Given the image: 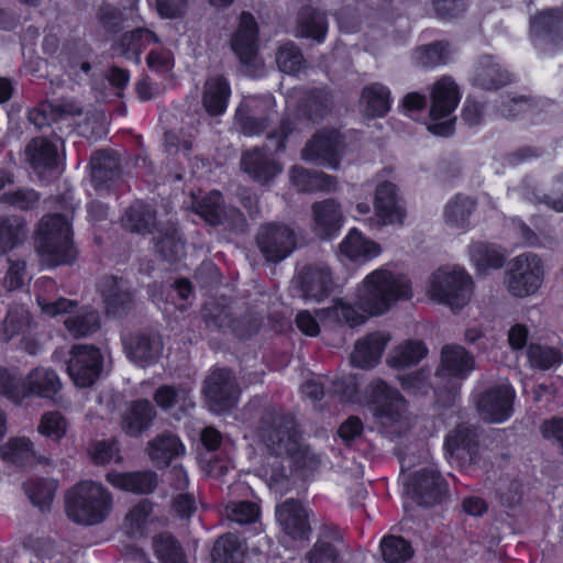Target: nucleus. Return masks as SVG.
Instances as JSON below:
<instances>
[{"label":"nucleus","instance_id":"nucleus-1","mask_svg":"<svg viewBox=\"0 0 563 563\" xmlns=\"http://www.w3.org/2000/svg\"><path fill=\"white\" fill-rule=\"evenodd\" d=\"M413 296L411 279L385 266L368 273L357 285L353 303L338 298L325 314L324 323L334 324L341 320L350 328L363 324L369 317L387 312L398 301L410 300Z\"/></svg>","mask_w":563,"mask_h":563},{"label":"nucleus","instance_id":"nucleus-2","mask_svg":"<svg viewBox=\"0 0 563 563\" xmlns=\"http://www.w3.org/2000/svg\"><path fill=\"white\" fill-rule=\"evenodd\" d=\"M113 509V496L102 484L82 481L65 496L67 518L81 526H96L107 520Z\"/></svg>","mask_w":563,"mask_h":563},{"label":"nucleus","instance_id":"nucleus-3","mask_svg":"<svg viewBox=\"0 0 563 563\" xmlns=\"http://www.w3.org/2000/svg\"><path fill=\"white\" fill-rule=\"evenodd\" d=\"M35 244L41 257L49 265L67 264L76 257L70 223L58 214L42 218Z\"/></svg>","mask_w":563,"mask_h":563},{"label":"nucleus","instance_id":"nucleus-4","mask_svg":"<svg viewBox=\"0 0 563 563\" xmlns=\"http://www.w3.org/2000/svg\"><path fill=\"white\" fill-rule=\"evenodd\" d=\"M426 290L431 300L446 305L451 309H461L471 299L473 280L464 268L445 265L430 275Z\"/></svg>","mask_w":563,"mask_h":563},{"label":"nucleus","instance_id":"nucleus-5","mask_svg":"<svg viewBox=\"0 0 563 563\" xmlns=\"http://www.w3.org/2000/svg\"><path fill=\"white\" fill-rule=\"evenodd\" d=\"M544 264L541 256L532 252L514 257L505 273L504 286L516 298L536 296L544 283Z\"/></svg>","mask_w":563,"mask_h":563},{"label":"nucleus","instance_id":"nucleus-6","mask_svg":"<svg viewBox=\"0 0 563 563\" xmlns=\"http://www.w3.org/2000/svg\"><path fill=\"white\" fill-rule=\"evenodd\" d=\"M60 387L58 375L51 368H35L22 384L8 371L0 369V393L14 401H20L30 394L51 398L59 391Z\"/></svg>","mask_w":563,"mask_h":563},{"label":"nucleus","instance_id":"nucleus-7","mask_svg":"<svg viewBox=\"0 0 563 563\" xmlns=\"http://www.w3.org/2000/svg\"><path fill=\"white\" fill-rule=\"evenodd\" d=\"M37 303L42 312L47 317L67 314L64 320V324L69 334L76 338L93 333L100 327L99 316L96 311L88 308H81L73 312L76 303L71 300L59 298L55 301H51L43 295H38Z\"/></svg>","mask_w":563,"mask_h":563},{"label":"nucleus","instance_id":"nucleus-8","mask_svg":"<svg viewBox=\"0 0 563 563\" xmlns=\"http://www.w3.org/2000/svg\"><path fill=\"white\" fill-rule=\"evenodd\" d=\"M368 395L361 404L367 407L373 417L383 426L398 421L406 411V401L400 394L383 380H374L367 388Z\"/></svg>","mask_w":563,"mask_h":563},{"label":"nucleus","instance_id":"nucleus-9","mask_svg":"<svg viewBox=\"0 0 563 563\" xmlns=\"http://www.w3.org/2000/svg\"><path fill=\"white\" fill-rule=\"evenodd\" d=\"M473 356L460 345H446L441 351V363L437 372L439 389L455 393L461 382L474 371Z\"/></svg>","mask_w":563,"mask_h":563},{"label":"nucleus","instance_id":"nucleus-10","mask_svg":"<svg viewBox=\"0 0 563 563\" xmlns=\"http://www.w3.org/2000/svg\"><path fill=\"white\" fill-rule=\"evenodd\" d=\"M257 40L258 27L254 16L249 12H243L240 15L239 27L231 38V47L250 75L255 74L262 67L257 55Z\"/></svg>","mask_w":563,"mask_h":563},{"label":"nucleus","instance_id":"nucleus-11","mask_svg":"<svg viewBox=\"0 0 563 563\" xmlns=\"http://www.w3.org/2000/svg\"><path fill=\"white\" fill-rule=\"evenodd\" d=\"M67 372L78 387H89L99 378L103 357L100 350L91 345H74L69 353Z\"/></svg>","mask_w":563,"mask_h":563},{"label":"nucleus","instance_id":"nucleus-12","mask_svg":"<svg viewBox=\"0 0 563 563\" xmlns=\"http://www.w3.org/2000/svg\"><path fill=\"white\" fill-rule=\"evenodd\" d=\"M530 34L534 46L543 53L563 47V12L549 9L534 15L530 22Z\"/></svg>","mask_w":563,"mask_h":563},{"label":"nucleus","instance_id":"nucleus-13","mask_svg":"<svg viewBox=\"0 0 563 563\" xmlns=\"http://www.w3.org/2000/svg\"><path fill=\"white\" fill-rule=\"evenodd\" d=\"M375 222L380 227H401L407 219V209L404 199L390 181H383L375 191L374 197Z\"/></svg>","mask_w":563,"mask_h":563},{"label":"nucleus","instance_id":"nucleus-14","mask_svg":"<svg viewBox=\"0 0 563 563\" xmlns=\"http://www.w3.org/2000/svg\"><path fill=\"white\" fill-rule=\"evenodd\" d=\"M203 393L209 407L222 412L233 407L239 399V388L232 373L228 369L213 371L205 382Z\"/></svg>","mask_w":563,"mask_h":563},{"label":"nucleus","instance_id":"nucleus-15","mask_svg":"<svg viewBox=\"0 0 563 563\" xmlns=\"http://www.w3.org/2000/svg\"><path fill=\"white\" fill-rule=\"evenodd\" d=\"M341 139L338 131L322 130L307 142L301 151L303 161L327 168L336 169L340 164Z\"/></svg>","mask_w":563,"mask_h":563},{"label":"nucleus","instance_id":"nucleus-16","mask_svg":"<svg viewBox=\"0 0 563 563\" xmlns=\"http://www.w3.org/2000/svg\"><path fill=\"white\" fill-rule=\"evenodd\" d=\"M257 245L268 262H280L295 249V235L286 225L267 224L257 234Z\"/></svg>","mask_w":563,"mask_h":563},{"label":"nucleus","instance_id":"nucleus-17","mask_svg":"<svg viewBox=\"0 0 563 563\" xmlns=\"http://www.w3.org/2000/svg\"><path fill=\"white\" fill-rule=\"evenodd\" d=\"M515 397L509 384L503 383L485 391L477 401L482 418L489 422H503L511 415V404Z\"/></svg>","mask_w":563,"mask_h":563},{"label":"nucleus","instance_id":"nucleus-18","mask_svg":"<svg viewBox=\"0 0 563 563\" xmlns=\"http://www.w3.org/2000/svg\"><path fill=\"white\" fill-rule=\"evenodd\" d=\"M383 247L357 229H351L339 244V260L364 265L377 258Z\"/></svg>","mask_w":563,"mask_h":563},{"label":"nucleus","instance_id":"nucleus-19","mask_svg":"<svg viewBox=\"0 0 563 563\" xmlns=\"http://www.w3.org/2000/svg\"><path fill=\"white\" fill-rule=\"evenodd\" d=\"M461 92L450 76H443L434 82L431 90L430 117L437 121L449 117L457 107Z\"/></svg>","mask_w":563,"mask_h":563},{"label":"nucleus","instance_id":"nucleus-20","mask_svg":"<svg viewBox=\"0 0 563 563\" xmlns=\"http://www.w3.org/2000/svg\"><path fill=\"white\" fill-rule=\"evenodd\" d=\"M192 208L201 216L208 223L218 224L228 221V217H232V224L243 223L244 218L242 213L232 209L228 212L224 211L222 206V197L219 191H210L205 196L192 195Z\"/></svg>","mask_w":563,"mask_h":563},{"label":"nucleus","instance_id":"nucleus-21","mask_svg":"<svg viewBox=\"0 0 563 563\" xmlns=\"http://www.w3.org/2000/svg\"><path fill=\"white\" fill-rule=\"evenodd\" d=\"M276 517L284 532L295 540L306 539L310 527L306 510L297 501L290 499L279 505Z\"/></svg>","mask_w":563,"mask_h":563},{"label":"nucleus","instance_id":"nucleus-22","mask_svg":"<svg viewBox=\"0 0 563 563\" xmlns=\"http://www.w3.org/2000/svg\"><path fill=\"white\" fill-rule=\"evenodd\" d=\"M302 295L307 299L321 300L333 288L331 273L327 266L307 267L297 277Z\"/></svg>","mask_w":563,"mask_h":563},{"label":"nucleus","instance_id":"nucleus-23","mask_svg":"<svg viewBox=\"0 0 563 563\" xmlns=\"http://www.w3.org/2000/svg\"><path fill=\"white\" fill-rule=\"evenodd\" d=\"M313 211V230L320 238L335 235L343 225V214L340 206L333 200L316 203Z\"/></svg>","mask_w":563,"mask_h":563},{"label":"nucleus","instance_id":"nucleus-24","mask_svg":"<svg viewBox=\"0 0 563 563\" xmlns=\"http://www.w3.org/2000/svg\"><path fill=\"white\" fill-rule=\"evenodd\" d=\"M25 156L34 169L53 172L60 164L57 145L45 137L32 139L25 147Z\"/></svg>","mask_w":563,"mask_h":563},{"label":"nucleus","instance_id":"nucleus-25","mask_svg":"<svg viewBox=\"0 0 563 563\" xmlns=\"http://www.w3.org/2000/svg\"><path fill=\"white\" fill-rule=\"evenodd\" d=\"M230 96L231 88L225 77H209L203 85L202 106L210 115H220L227 110Z\"/></svg>","mask_w":563,"mask_h":563},{"label":"nucleus","instance_id":"nucleus-26","mask_svg":"<svg viewBox=\"0 0 563 563\" xmlns=\"http://www.w3.org/2000/svg\"><path fill=\"white\" fill-rule=\"evenodd\" d=\"M158 36L151 30L139 27L124 33L115 44V51L123 57L141 62L142 52L151 44H159Z\"/></svg>","mask_w":563,"mask_h":563},{"label":"nucleus","instance_id":"nucleus-27","mask_svg":"<svg viewBox=\"0 0 563 563\" xmlns=\"http://www.w3.org/2000/svg\"><path fill=\"white\" fill-rule=\"evenodd\" d=\"M128 357L139 366H146L159 357L163 344L157 335H136L124 342Z\"/></svg>","mask_w":563,"mask_h":563},{"label":"nucleus","instance_id":"nucleus-28","mask_svg":"<svg viewBox=\"0 0 563 563\" xmlns=\"http://www.w3.org/2000/svg\"><path fill=\"white\" fill-rule=\"evenodd\" d=\"M388 338L384 333H372L357 341L351 355L352 363L361 368L375 366L386 347Z\"/></svg>","mask_w":563,"mask_h":563},{"label":"nucleus","instance_id":"nucleus-29","mask_svg":"<svg viewBox=\"0 0 563 563\" xmlns=\"http://www.w3.org/2000/svg\"><path fill=\"white\" fill-rule=\"evenodd\" d=\"M155 415V409L148 400L131 402L122 416V429L129 435H140L151 426Z\"/></svg>","mask_w":563,"mask_h":563},{"label":"nucleus","instance_id":"nucleus-30","mask_svg":"<svg viewBox=\"0 0 563 563\" xmlns=\"http://www.w3.org/2000/svg\"><path fill=\"white\" fill-rule=\"evenodd\" d=\"M31 325L29 312L20 308L11 309L4 320L3 332L8 340L15 335H21L22 349L29 354H36L38 351L37 342L31 338H26V333Z\"/></svg>","mask_w":563,"mask_h":563},{"label":"nucleus","instance_id":"nucleus-31","mask_svg":"<svg viewBox=\"0 0 563 563\" xmlns=\"http://www.w3.org/2000/svg\"><path fill=\"white\" fill-rule=\"evenodd\" d=\"M470 257L477 273L485 275L504 265L507 252L495 244L477 242L470 246Z\"/></svg>","mask_w":563,"mask_h":563},{"label":"nucleus","instance_id":"nucleus-32","mask_svg":"<svg viewBox=\"0 0 563 563\" xmlns=\"http://www.w3.org/2000/svg\"><path fill=\"white\" fill-rule=\"evenodd\" d=\"M106 478L115 488L140 494L151 493L157 483L156 476L152 472H111L107 474Z\"/></svg>","mask_w":563,"mask_h":563},{"label":"nucleus","instance_id":"nucleus-33","mask_svg":"<svg viewBox=\"0 0 563 563\" xmlns=\"http://www.w3.org/2000/svg\"><path fill=\"white\" fill-rule=\"evenodd\" d=\"M361 104L367 117H384L390 110V90L383 84L365 86L361 93Z\"/></svg>","mask_w":563,"mask_h":563},{"label":"nucleus","instance_id":"nucleus-34","mask_svg":"<svg viewBox=\"0 0 563 563\" xmlns=\"http://www.w3.org/2000/svg\"><path fill=\"white\" fill-rule=\"evenodd\" d=\"M185 445L174 434H162L148 443V455L157 466L168 465L173 459L185 453Z\"/></svg>","mask_w":563,"mask_h":563},{"label":"nucleus","instance_id":"nucleus-35","mask_svg":"<svg viewBox=\"0 0 563 563\" xmlns=\"http://www.w3.org/2000/svg\"><path fill=\"white\" fill-rule=\"evenodd\" d=\"M154 400L163 410L175 412H185L194 405L190 389L185 386H161L154 394Z\"/></svg>","mask_w":563,"mask_h":563},{"label":"nucleus","instance_id":"nucleus-36","mask_svg":"<svg viewBox=\"0 0 563 563\" xmlns=\"http://www.w3.org/2000/svg\"><path fill=\"white\" fill-rule=\"evenodd\" d=\"M327 30L328 22L324 13L311 7L300 9L297 16V32L300 36L322 42Z\"/></svg>","mask_w":563,"mask_h":563},{"label":"nucleus","instance_id":"nucleus-37","mask_svg":"<svg viewBox=\"0 0 563 563\" xmlns=\"http://www.w3.org/2000/svg\"><path fill=\"white\" fill-rule=\"evenodd\" d=\"M509 81L510 75L494 63L489 56L481 59L473 78V84L485 90L498 89Z\"/></svg>","mask_w":563,"mask_h":563},{"label":"nucleus","instance_id":"nucleus-38","mask_svg":"<svg viewBox=\"0 0 563 563\" xmlns=\"http://www.w3.org/2000/svg\"><path fill=\"white\" fill-rule=\"evenodd\" d=\"M241 166L244 173L253 176H276L282 173L279 164L258 148L246 152L242 156Z\"/></svg>","mask_w":563,"mask_h":563},{"label":"nucleus","instance_id":"nucleus-39","mask_svg":"<svg viewBox=\"0 0 563 563\" xmlns=\"http://www.w3.org/2000/svg\"><path fill=\"white\" fill-rule=\"evenodd\" d=\"M26 236V227L18 216H0V254L15 247Z\"/></svg>","mask_w":563,"mask_h":563},{"label":"nucleus","instance_id":"nucleus-40","mask_svg":"<svg viewBox=\"0 0 563 563\" xmlns=\"http://www.w3.org/2000/svg\"><path fill=\"white\" fill-rule=\"evenodd\" d=\"M411 490L420 504L430 505L441 493V477L433 470L423 471L415 477Z\"/></svg>","mask_w":563,"mask_h":563},{"label":"nucleus","instance_id":"nucleus-41","mask_svg":"<svg viewBox=\"0 0 563 563\" xmlns=\"http://www.w3.org/2000/svg\"><path fill=\"white\" fill-rule=\"evenodd\" d=\"M1 456L9 462L20 465L32 464L37 461L32 441L25 437L10 439L1 448Z\"/></svg>","mask_w":563,"mask_h":563},{"label":"nucleus","instance_id":"nucleus-42","mask_svg":"<svg viewBox=\"0 0 563 563\" xmlns=\"http://www.w3.org/2000/svg\"><path fill=\"white\" fill-rule=\"evenodd\" d=\"M68 420L59 411L44 412L38 421L36 431L52 442L59 443L67 434Z\"/></svg>","mask_w":563,"mask_h":563},{"label":"nucleus","instance_id":"nucleus-43","mask_svg":"<svg viewBox=\"0 0 563 563\" xmlns=\"http://www.w3.org/2000/svg\"><path fill=\"white\" fill-rule=\"evenodd\" d=\"M332 109V99L328 91L313 89L305 93L302 111L311 121L323 119Z\"/></svg>","mask_w":563,"mask_h":563},{"label":"nucleus","instance_id":"nucleus-44","mask_svg":"<svg viewBox=\"0 0 563 563\" xmlns=\"http://www.w3.org/2000/svg\"><path fill=\"white\" fill-rule=\"evenodd\" d=\"M427 354V349L419 341H407L398 345L388 358L390 366L396 368L417 364Z\"/></svg>","mask_w":563,"mask_h":563},{"label":"nucleus","instance_id":"nucleus-45","mask_svg":"<svg viewBox=\"0 0 563 563\" xmlns=\"http://www.w3.org/2000/svg\"><path fill=\"white\" fill-rule=\"evenodd\" d=\"M451 48L448 42H434L419 47L415 53L417 65L422 67H435L446 64L451 56Z\"/></svg>","mask_w":563,"mask_h":563},{"label":"nucleus","instance_id":"nucleus-46","mask_svg":"<svg viewBox=\"0 0 563 563\" xmlns=\"http://www.w3.org/2000/svg\"><path fill=\"white\" fill-rule=\"evenodd\" d=\"M528 360L532 367L549 369L559 366L563 362V349L560 346H545L530 344L528 347Z\"/></svg>","mask_w":563,"mask_h":563},{"label":"nucleus","instance_id":"nucleus-47","mask_svg":"<svg viewBox=\"0 0 563 563\" xmlns=\"http://www.w3.org/2000/svg\"><path fill=\"white\" fill-rule=\"evenodd\" d=\"M474 210V202L466 196H455L444 209L445 221L452 227L463 228Z\"/></svg>","mask_w":563,"mask_h":563},{"label":"nucleus","instance_id":"nucleus-48","mask_svg":"<svg viewBox=\"0 0 563 563\" xmlns=\"http://www.w3.org/2000/svg\"><path fill=\"white\" fill-rule=\"evenodd\" d=\"M236 111L260 118L265 115L267 121L272 122L276 117L275 100L271 95L249 96L243 99Z\"/></svg>","mask_w":563,"mask_h":563},{"label":"nucleus","instance_id":"nucleus-49","mask_svg":"<svg viewBox=\"0 0 563 563\" xmlns=\"http://www.w3.org/2000/svg\"><path fill=\"white\" fill-rule=\"evenodd\" d=\"M380 550L387 563H404L413 554L411 545L404 538L395 536L383 538Z\"/></svg>","mask_w":563,"mask_h":563},{"label":"nucleus","instance_id":"nucleus-50","mask_svg":"<svg viewBox=\"0 0 563 563\" xmlns=\"http://www.w3.org/2000/svg\"><path fill=\"white\" fill-rule=\"evenodd\" d=\"M56 490V483L53 481H33L25 485V492L32 504L40 508L41 511L49 509L54 494Z\"/></svg>","mask_w":563,"mask_h":563},{"label":"nucleus","instance_id":"nucleus-51","mask_svg":"<svg viewBox=\"0 0 563 563\" xmlns=\"http://www.w3.org/2000/svg\"><path fill=\"white\" fill-rule=\"evenodd\" d=\"M279 69L287 74L298 73L305 64L301 51L292 42L284 43L276 53Z\"/></svg>","mask_w":563,"mask_h":563},{"label":"nucleus","instance_id":"nucleus-52","mask_svg":"<svg viewBox=\"0 0 563 563\" xmlns=\"http://www.w3.org/2000/svg\"><path fill=\"white\" fill-rule=\"evenodd\" d=\"M120 157L111 150L98 151L90 157L89 168L92 176L117 174L120 172Z\"/></svg>","mask_w":563,"mask_h":563},{"label":"nucleus","instance_id":"nucleus-53","mask_svg":"<svg viewBox=\"0 0 563 563\" xmlns=\"http://www.w3.org/2000/svg\"><path fill=\"white\" fill-rule=\"evenodd\" d=\"M107 311L112 314L120 313L130 303V295L123 289V283L117 278L107 280V289L102 290Z\"/></svg>","mask_w":563,"mask_h":563},{"label":"nucleus","instance_id":"nucleus-54","mask_svg":"<svg viewBox=\"0 0 563 563\" xmlns=\"http://www.w3.org/2000/svg\"><path fill=\"white\" fill-rule=\"evenodd\" d=\"M242 552L238 549L236 539L233 536L220 538L212 550L213 563H240Z\"/></svg>","mask_w":563,"mask_h":563},{"label":"nucleus","instance_id":"nucleus-55","mask_svg":"<svg viewBox=\"0 0 563 563\" xmlns=\"http://www.w3.org/2000/svg\"><path fill=\"white\" fill-rule=\"evenodd\" d=\"M153 547L162 563H184V554L169 534L156 537Z\"/></svg>","mask_w":563,"mask_h":563},{"label":"nucleus","instance_id":"nucleus-56","mask_svg":"<svg viewBox=\"0 0 563 563\" xmlns=\"http://www.w3.org/2000/svg\"><path fill=\"white\" fill-rule=\"evenodd\" d=\"M153 214L147 206L142 202L133 205L125 213L124 224L132 231L140 233L152 232L150 227Z\"/></svg>","mask_w":563,"mask_h":563},{"label":"nucleus","instance_id":"nucleus-57","mask_svg":"<svg viewBox=\"0 0 563 563\" xmlns=\"http://www.w3.org/2000/svg\"><path fill=\"white\" fill-rule=\"evenodd\" d=\"M332 308H333V305L327 309H322V310L318 311V321L308 311L299 312L297 314V319H296L298 329L307 335L314 336L319 333L320 325H322L323 328H335L336 325H340V324H346L342 320L334 324H330V323L325 324L323 322L324 318H325L324 313H327Z\"/></svg>","mask_w":563,"mask_h":563},{"label":"nucleus","instance_id":"nucleus-58","mask_svg":"<svg viewBox=\"0 0 563 563\" xmlns=\"http://www.w3.org/2000/svg\"><path fill=\"white\" fill-rule=\"evenodd\" d=\"M152 508L147 503L135 506L126 516L124 527L130 534L143 533L152 523Z\"/></svg>","mask_w":563,"mask_h":563},{"label":"nucleus","instance_id":"nucleus-59","mask_svg":"<svg viewBox=\"0 0 563 563\" xmlns=\"http://www.w3.org/2000/svg\"><path fill=\"white\" fill-rule=\"evenodd\" d=\"M269 446L276 454H295L299 448L297 432L294 430H277L268 438Z\"/></svg>","mask_w":563,"mask_h":563},{"label":"nucleus","instance_id":"nucleus-60","mask_svg":"<svg viewBox=\"0 0 563 563\" xmlns=\"http://www.w3.org/2000/svg\"><path fill=\"white\" fill-rule=\"evenodd\" d=\"M533 108V102L525 96H506L503 97L500 103L497 106L498 113L504 118H514L520 113L530 111Z\"/></svg>","mask_w":563,"mask_h":563},{"label":"nucleus","instance_id":"nucleus-61","mask_svg":"<svg viewBox=\"0 0 563 563\" xmlns=\"http://www.w3.org/2000/svg\"><path fill=\"white\" fill-rule=\"evenodd\" d=\"M164 146L169 155L183 153L187 157L192 148V141L181 130L168 131L164 135Z\"/></svg>","mask_w":563,"mask_h":563},{"label":"nucleus","instance_id":"nucleus-62","mask_svg":"<svg viewBox=\"0 0 563 563\" xmlns=\"http://www.w3.org/2000/svg\"><path fill=\"white\" fill-rule=\"evenodd\" d=\"M148 68L156 73H167L174 67L173 53L164 47H155L146 56Z\"/></svg>","mask_w":563,"mask_h":563},{"label":"nucleus","instance_id":"nucleus-63","mask_svg":"<svg viewBox=\"0 0 563 563\" xmlns=\"http://www.w3.org/2000/svg\"><path fill=\"white\" fill-rule=\"evenodd\" d=\"M91 457L98 464L118 463L121 455L115 442L98 441L91 448Z\"/></svg>","mask_w":563,"mask_h":563},{"label":"nucleus","instance_id":"nucleus-64","mask_svg":"<svg viewBox=\"0 0 563 563\" xmlns=\"http://www.w3.org/2000/svg\"><path fill=\"white\" fill-rule=\"evenodd\" d=\"M229 517L241 525L251 523L260 516L258 506L251 501H241L228 507Z\"/></svg>","mask_w":563,"mask_h":563}]
</instances>
